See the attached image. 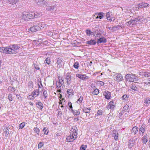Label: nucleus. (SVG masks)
<instances>
[{
    "instance_id": "f257e3e1",
    "label": "nucleus",
    "mask_w": 150,
    "mask_h": 150,
    "mask_svg": "<svg viewBox=\"0 0 150 150\" xmlns=\"http://www.w3.org/2000/svg\"><path fill=\"white\" fill-rule=\"evenodd\" d=\"M116 104L115 102L114 101L112 100L106 106V108L108 110L110 109L111 110L113 111L116 107Z\"/></svg>"
},
{
    "instance_id": "f03ea898",
    "label": "nucleus",
    "mask_w": 150,
    "mask_h": 150,
    "mask_svg": "<svg viewBox=\"0 0 150 150\" xmlns=\"http://www.w3.org/2000/svg\"><path fill=\"white\" fill-rule=\"evenodd\" d=\"M22 16L24 20H25L26 21H28V19L33 18L34 17L32 14L26 12H24Z\"/></svg>"
},
{
    "instance_id": "7ed1b4c3",
    "label": "nucleus",
    "mask_w": 150,
    "mask_h": 150,
    "mask_svg": "<svg viewBox=\"0 0 150 150\" xmlns=\"http://www.w3.org/2000/svg\"><path fill=\"white\" fill-rule=\"evenodd\" d=\"M57 64V67L58 68L63 67L64 65V62L63 59L62 58H58L57 59V61L56 63Z\"/></svg>"
},
{
    "instance_id": "20e7f679",
    "label": "nucleus",
    "mask_w": 150,
    "mask_h": 150,
    "mask_svg": "<svg viewBox=\"0 0 150 150\" xmlns=\"http://www.w3.org/2000/svg\"><path fill=\"white\" fill-rule=\"evenodd\" d=\"M10 47H11L13 54L16 53L17 52V50H18L20 48L19 46L16 44H13L11 46H10Z\"/></svg>"
},
{
    "instance_id": "39448f33",
    "label": "nucleus",
    "mask_w": 150,
    "mask_h": 150,
    "mask_svg": "<svg viewBox=\"0 0 150 150\" xmlns=\"http://www.w3.org/2000/svg\"><path fill=\"white\" fill-rule=\"evenodd\" d=\"M71 76L70 74V73H68L65 76L66 81L67 85H69L71 82Z\"/></svg>"
},
{
    "instance_id": "423d86ee",
    "label": "nucleus",
    "mask_w": 150,
    "mask_h": 150,
    "mask_svg": "<svg viewBox=\"0 0 150 150\" xmlns=\"http://www.w3.org/2000/svg\"><path fill=\"white\" fill-rule=\"evenodd\" d=\"M40 28L39 27L37 26V25H35L33 26L30 28L29 29L28 32L30 33L36 32L37 31H38L40 30Z\"/></svg>"
},
{
    "instance_id": "0eeeda50",
    "label": "nucleus",
    "mask_w": 150,
    "mask_h": 150,
    "mask_svg": "<svg viewBox=\"0 0 150 150\" xmlns=\"http://www.w3.org/2000/svg\"><path fill=\"white\" fill-rule=\"evenodd\" d=\"M114 78L115 81L117 82H119L122 80L123 76L120 74H117L115 75Z\"/></svg>"
},
{
    "instance_id": "6e6552de",
    "label": "nucleus",
    "mask_w": 150,
    "mask_h": 150,
    "mask_svg": "<svg viewBox=\"0 0 150 150\" xmlns=\"http://www.w3.org/2000/svg\"><path fill=\"white\" fill-rule=\"evenodd\" d=\"M145 125L143 124L139 128V132L140 135L142 136L145 131Z\"/></svg>"
},
{
    "instance_id": "1a4fd4ad",
    "label": "nucleus",
    "mask_w": 150,
    "mask_h": 150,
    "mask_svg": "<svg viewBox=\"0 0 150 150\" xmlns=\"http://www.w3.org/2000/svg\"><path fill=\"white\" fill-rule=\"evenodd\" d=\"M73 134L72 135L70 134L69 136L67 138H66V140L69 142H70L73 141L76 139V137H74Z\"/></svg>"
},
{
    "instance_id": "9d476101",
    "label": "nucleus",
    "mask_w": 150,
    "mask_h": 150,
    "mask_svg": "<svg viewBox=\"0 0 150 150\" xmlns=\"http://www.w3.org/2000/svg\"><path fill=\"white\" fill-rule=\"evenodd\" d=\"M4 53L6 54H13L10 46L8 47H5Z\"/></svg>"
},
{
    "instance_id": "9b49d317",
    "label": "nucleus",
    "mask_w": 150,
    "mask_h": 150,
    "mask_svg": "<svg viewBox=\"0 0 150 150\" xmlns=\"http://www.w3.org/2000/svg\"><path fill=\"white\" fill-rule=\"evenodd\" d=\"M36 2L38 5L42 6L45 5L46 1L45 0H36Z\"/></svg>"
},
{
    "instance_id": "f8f14e48",
    "label": "nucleus",
    "mask_w": 150,
    "mask_h": 150,
    "mask_svg": "<svg viewBox=\"0 0 150 150\" xmlns=\"http://www.w3.org/2000/svg\"><path fill=\"white\" fill-rule=\"evenodd\" d=\"M98 41L97 42V44H98L99 43H105L106 42L107 40L106 39L104 38H97Z\"/></svg>"
},
{
    "instance_id": "ddd939ff",
    "label": "nucleus",
    "mask_w": 150,
    "mask_h": 150,
    "mask_svg": "<svg viewBox=\"0 0 150 150\" xmlns=\"http://www.w3.org/2000/svg\"><path fill=\"white\" fill-rule=\"evenodd\" d=\"M71 131L73 132L72 134H74V135L76 137L77 135V131H78L77 127L76 126L72 127L71 129Z\"/></svg>"
},
{
    "instance_id": "4468645a",
    "label": "nucleus",
    "mask_w": 150,
    "mask_h": 150,
    "mask_svg": "<svg viewBox=\"0 0 150 150\" xmlns=\"http://www.w3.org/2000/svg\"><path fill=\"white\" fill-rule=\"evenodd\" d=\"M149 4L144 2H142L139 3L137 5L138 8L146 7L148 6Z\"/></svg>"
},
{
    "instance_id": "2eb2a0df",
    "label": "nucleus",
    "mask_w": 150,
    "mask_h": 150,
    "mask_svg": "<svg viewBox=\"0 0 150 150\" xmlns=\"http://www.w3.org/2000/svg\"><path fill=\"white\" fill-rule=\"evenodd\" d=\"M131 74H127L125 76V78L127 81L129 82H133V80H132V78Z\"/></svg>"
},
{
    "instance_id": "dca6fc26",
    "label": "nucleus",
    "mask_w": 150,
    "mask_h": 150,
    "mask_svg": "<svg viewBox=\"0 0 150 150\" xmlns=\"http://www.w3.org/2000/svg\"><path fill=\"white\" fill-rule=\"evenodd\" d=\"M103 95L105 96V98L107 99H109L111 97V94L110 92L107 91L103 93Z\"/></svg>"
},
{
    "instance_id": "f3484780",
    "label": "nucleus",
    "mask_w": 150,
    "mask_h": 150,
    "mask_svg": "<svg viewBox=\"0 0 150 150\" xmlns=\"http://www.w3.org/2000/svg\"><path fill=\"white\" fill-rule=\"evenodd\" d=\"M55 7V5L54 4L53 5L52 4H50L47 7L46 9L48 11H51L54 9Z\"/></svg>"
},
{
    "instance_id": "a211bd4d",
    "label": "nucleus",
    "mask_w": 150,
    "mask_h": 150,
    "mask_svg": "<svg viewBox=\"0 0 150 150\" xmlns=\"http://www.w3.org/2000/svg\"><path fill=\"white\" fill-rule=\"evenodd\" d=\"M135 145V142H133L131 139H130L128 142V145L129 149L131 148L134 145Z\"/></svg>"
},
{
    "instance_id": "6ab92c4d",
    "label": "nucleus",
    "mask_w": 150,
    "mask_h": 150,
    "mask_svg": "<svg viewBox=\"0 0 150 150\" xmlns=\"http://www.w3.org/2000/svg\"><path fill=\"white\" fill-rule=\"evenodd\" d=\"M96 42H97L95 40H91L86 42V44L90 45H95Z\"/></svg>"
},
{
    "instance_id": "aec40b11",
    "label": "nucleus",
    "mask_w": 150,
    "mask_h": 150,
    "mask_svg": "<svg viewBox=\"0 0 150 150\" xmlns=\"http://www.w3.org/2000/svg\"><path fill=\"white\" fill-rule=\"evenodd\" d=\"M138 128L136 127H134L131 130L132 134H133L134 135H135L138 132Z\"/></svg>"
},
{
    "instance_id": "412c9836",
    "label": "nucleus",
    "mask_w": 150,
    "mask_h": 150,
    "mask_svg": "<svg viewBox=\"0 0 150 150\" xmlns=\"http://www.w3.org/2000/svg\"><path fill=\"white\" fill-rule=\"evenodd\" d=\"M104 14V13L103 12H100L98 13H97L95 14V15H98V16L96 17L95 18L97 19L99 18L100 19H101L103 18Z\"/></svg>"
},
{
    "instance_id": "4be33fe9",
    "label": "nucleus",
    "mask_w": 150,
    "mask_h": 150,
    "mask_svg": "<svg viewBox=\"0 0 150 150\" xmlns=\"http://www.w3.org/2000/svg\"><path fill=\"white\" fill-rule=\"evenodd\" d=\"M148 135L147 134H146L143 136L142 139V141L143 144H145L148 141Z\"/></svg>"
},
{
    "instance_id": "5701e85b",
    "label": "nucleus",
    "mask_w": 150,
    "mask_h": 150,
    "mask_svg": "<svg viewBox=\"0 0 150 150\" xmlns=\"http://www.w3.org/2000/svg\"><path fill=\"white\" fill-rule=\"evenodd\" d=\"M36 105L37 108L42 109L43 108V105L42 103L40 102H37Z\"/></svg>"
},
{
    "instance_id": "b1692460",
    "label": "nucleus",
    "mask_w": 150,
    "mask_h": 150,
    "mask_svg": "<svg viewBox=\"0 0 150 150\" xmlns=\"http://www.w3.org/2000/svg\"><path fill=\"white\" fill-rule=\"evenodd\" d=\"M7 1L10 4L13 5L18 3L19 0H7Z\"/></svg>"
},
{
    "instance_id": "393cba45",
    "label": "nucleus",
    "mask_w": 150,
    "mask_h": 150,
    "mask_svg": "<svg viewBox=\"0 0 150 150\" xmlns=\"http://www.w3.org/2000/svg\"><path fill=\"white\" fill-rule=\"evenodd\" d=\"M32 94L36 97L39 95V91L38 89H36L32 92Z\"/></svg>"
},
{
    "instance_id": "a878e982",
    "label": "nucleus",
    "mask_w": 150,
    "mask_h": 150,
    "mask_svg": "<svg viewBox=\"0 0 150 150\" xmlns=\"http://www.w3.org/2000/svg\"><path fill=\"white\" fill-rule=\"evenodd\" d=\"M144 103L146 106H148L150 103V100L149 98H146L145 99Z\"/></svg>"
},
{
    "instance_id": "bb28decb",
    "label": "nucleus",
    "mask_w": 150,
    "mask_h": 150,
    "mask_svg": "<svg viewBox=\"0 0 150 150\" xmlns=\"http://www.w3.org/2000/svg\"><path fill=\"white\" fill-rule=\"evenodd\" d=\"M129 107L127 105H125L123 108L122 111L125 112H129Z\"/></svg>"
},
{
    "instance_id": "cd10ccee",
    "label": "nucleus",
    "mask_w": 150,
    "mask_h": 150,
    "mask_svg": "<svg viewBox=\"0 0 150 150\" xmlns=\"http://www.w3.org/2000/svg\"><path fill=\"white\" fill-rule=\"evenodd\" d=\"M88 77L84 74H81V76H80V79L83 80H84L87 79H88Z\"/></svg>"
},
{
    "instance_id": "c85d7f7f",
    "label": "nucleus",
    "mask_w": 150,
    "mask_h": 150,
    "mask_svg": "<svg viewBox=\"0 0 150 150\" xmlns=\"http://www.w3.org/2000/svg\"><path fill=\"white\" fill-rule=\"evenodd\" d=\"M115 132H114L113 133L112 136L114 137V139L115 140H117V135H118V133L116 131Z\"/></svg>"
},
{
    "instance_id": "c756f323",
    "label": "nucleus",
    "mask_w": 150,
    "mask_h": 150,
    "mask_svg": "<svg viewBox=\"0 0 150 150\" xmlns=\"http://www.w3.org/2000/svg\"><path fill=\"white\" fill-rule=\"evenodd\" d=\"M139 21V20L137 18H135L134 19H132V25H136L137 24V22Z\"/></svg>"
},
{
    "instance_id": "7c9ffc66",
    "label": "nucleus",
    "mask_w": 150,
    "mask_h": 150,
    "mask_svg": "<svg viewBox=\"0 0 150 150\" xmlns=\"http://www.w3.org/2000/svg\"><path fill=\"white\" fill-rule=\"evenodd\" d=\"M71 110L72 112L74 115H78L80 114V111H79V110Z\"/></svg>"
},
{
    "instance_id": "2f4dec72",
    "label": "nucleus",
    "mask_w": 150,
    "mask_h": 150,
    "mask_svg": "<svg viewBox=\"0 0 150 150\" xmlns=\"http://www.w3.org/2000/svg\"><path fill=\"white\" fill-rule=\"evenodd\" d=\"M28 85L30 89H31L33 86V83L31 81H30L28 83Z\"/></svg>"
},
{
    "instance_id": "473e14b6",
    "label": "nucleus",
    "mask_w": 150,
    "mask_h": 150,
    "mask_svg": "<svg viewBox=\"0 0 150 150\" xmlns=\"http://www.w3.org/2000/svg\"><path fill=\"white\" fill-rule=\"evenodd\" d=\"M91 110V108H83V111L86 113H89L90 112L89 110Z\"/></svg>"
},
{
    "instance_id": "72a5a7b5",
    "label": "nucleus",
    "mask_w": 150,
    "mask_h": 150,
    "mask_svg": "<svg viewBox=\"0 0 150 150\" xmlns=\"http://www.w3.org/2000/svg\"><path fill=\"white\" fill-rule=\"evenodd\" d=\"M86 34L89 36L93 34V32H92L89 29L86 30Z\"/></svg>"
},
{
    "instance_id": "f704fd0d",
    "label": "nucleus",
    "mask_w": 150,
    "mask_h": 150,
    "mask_svg": "<svg viewBox=\"0 0 150 150\" xmlns=\"http://www.w3.org/2000/svg\"><path fill=\"white\" fill-rule=\"evenodd\" d=\"M67 92L69 95H73V90L71 89H67Z\"/></svg>"
},
{
    "instance_id": "c9c22d12",
    "label": "nucleus",
    "mask_w": 150,
    "mask_h": 150,
    "mask_svg": "<svg viewBox=\"0 0 150 150\" xmlns=\"http://www.w3.org/2000/svg\"><path fill=\"white\" fill-rule=\"evenodd\" d=\"M120 27L121 26L119 25H117L116 26L113 27V32L119 30Z\"/></svg>"
},
{
    "instance_id": "e433bc0d",
    "label": "nucleus",
    "mask_w": 150,
    "mask_h": 150,
    "mask_svg": "<svg viewBox=\"0 0 150 150\" xmlns=\"http://www.w3.org/2000/svg\"><path fill=\"white\" fill-rule=\"evenodd\" d=\"M50 62L51 61L50 58L48 57L46 58L45 61V63L47 64L48 65L50 64Z\"/></svg>"
},
{
    "instance_id": "4c0bfd02",
    "label": "nucleus",
    "mask_w": 150,
    "mask_h": 150,
    "mask_svg": "<svg viewBox=\"0 0 150 150\" xmlns=\"http://www.w3.org/2000/svg\"><path fill=\"white\" fill-rule=\"evenodd\" d=\"M99 93V90L97 88L95 89L92 92V94L93 95H97Z\"/></svg>"
},
{
    "instance_id": "58836bf2",
    "label": "nucleus",
    "mask_w": 150,
    "mask_h": 150,
    "mask_svg": "<svg viewBox=\"0 0 150 150\" xmlns=\"http://www.w3.org/2000/svg\"><path fill=\"white\" fill-rule=\"evenodd\" d=\"M131 89L135 91H137L138 90V88L135 86L134 85L131 87Z\"/></svg>"
},
{
    "instance_id": "ea45409f",
    "label": "nucleus",
    "mask_w": 150,
    "mask_h": 150,
    "mask_svg": "<svg viewBox=\"0 0 150 150\" xmlns=\"http://www.w3.org/2000/svg\"><path fill=\"white\" fill-rule=\"evenodd\" d=\"M43 95L44 96V98L45 99L47 97L48 95L47 94V91L45 90H43Z\"/></svg>"
},
{
    "instance_id": "a19ab883",
    "label": "nucleus",
    "mask_w": 150,
    "mask_h": 150,
    "mask_svg": "<svg viewBox=\"0 0 150 150\" xmlns=\"http://www.w3.org/2000/svg\"><path fill=\"white\" fill-rule=\"evenodd\" d=\"M110 13L109 12L107 13L106 14V18L108 21H109L110 22H111L112 21V19H108V17H110Z\"/></svg>"
},
{
    "instance_id": "79ce46f5",
    "label": "nucleus",
    "mask_w": 150,
    "mask_h": 150,
    "mask_svg": "<svg viewBox=\"0 0 150 150\" xmlns=\"http://www.w3.org/2000/svg\"><path fill=\"white\" fill-rule=\"evenodd\" d=\"M48 129L46 127H45L43 130V132H44V134H47L48 132L47 131Z\"/></svg>"
},
{
    "instance_id": "37998d69",
    "label": "nucleus",
    "mask_w": 150,
    "mask_h": 150,
    "mask_svg": "<svg viewBox=\"0 0 150 150\" xmlns=\"http://www.w3.org/2000/svg\"><path fill=\"white\" fill-rule=\"evenodd\" d=\"M44 24H39L38 25H37V26L39 27L40 29V30L41 29H42L44 28Z\"/></svg>"
},
{
    "instance_id": "c03bdc74",
    "label": "nucleus",
    "mask_w": 150,
    "mask_h": 150,
    "mask_svg": "<svg viewBox=\"0 0 150 150\" xmlns=\"http://www.w3.org/2000/svg\"><path fill=\"white\" fill-rule=\"evenodd\" d=\"M34 97L35 96H34V95H29V96H28V99H29L30 100H33L35 98V97Z\"/></svg>"
},
{
    "instance_id": "a18cd8bd",
    "label": "nucleus",
    "mask_w": 150,
    "mask_h": 150,
    "mask_svg": "<svg viewBox=\"0 0 150 150\" xmlns=\"http://www.w3.org/2000/svg\"><path fill=\"white\" fill-rule=\"evenodd\" d=\"M87 147V146L83 145L81 146L80 150H85Z\"/></svg>"
},
{
    "instance_id": "49530a36",
    "label": "nucleus",
    "mask_w": 150,
    "mask_h": 150,
    "mask_svg": "<svg viewBox=\"0 0 150 150\" xmlns=\"http://www.w3.org/2000/svg\"><path fill=\"white\" fill-rule=\"evenodd\" d=\"M44 142H40L38 145V148L42 147L44 145Z\"/></svg>"
},
{
    "instance_id": "de8ad7c7",
    "label": "nucleus",
    "mask_w": 150,
    "mask_h": 150,
    "mask_svg": "<svg viewBox=\"0 0 150 150\" xmlns=\"http://www.w3.org/2000/svg\"><path fill=\"white\" fill-rule=\"evenodd\" d=\"M102 115V110H98L97 114H96V115Z\"/></svg>"
},
{
    "instance_id": "09e8293b",
    "label": "nucleus",
    "mask_w": 150,
    "mask_h": 150,
    "mask_svg": "<svg viewBox=\"0 0 150 150\" xmlns=\"http://www.w3.org/2000/svg\"><path fill=\"white\" fill-rule=\"evenodd\" d=\"M34 131L38 134H39V133L40 130L38 128L36 127L34 128Z\"/></svg>"
},
{
    "instance_id": "8fccbe9b",
    "label": "nucleus",
    "mask_w": 150,
    "mask_h": 150,
    "mask_svg": "<svg viewBox=\"0 0 150 150\" xmlns=\"http://www.w3.org/2000/svg\"><path fill=\"white\" fill-rule=\"evenodd\" d=\"M79 64L78 62H75L73 66L75 68L77 69L79 67Z\"/></svg>"
},
{
    "instance_id": "3c124183",
    "label": "nucleus",
    "mask_w": 150,
    "mask_h": 150,
    "mask_svg": "<svg viewBox=\"0 0 150 150\" xmlns=\"http://www.w3.org/2000/svg\"><path fill=\"white\" fill-rule=\"evenodd\" d=\"M59 81L62 82V83H64L63 78L62 77L59 76L58 77Z\"/></svg>"
},
{
    "instance_id": "603ef678",
    "label": "nucleus",
    "mask_w": 150,
    "mask_h": 150,
    "mask_svg": "<svg viewBox=\"0 0 150 150\" xmlns=\"http://www.w3.org/2000/svg\"><path fill=\"white\" fill-rule=\"evenodd\" d=\"M34 67L37 70H39L40 68L38 65L37 64H34Z\"/></svg>"
},
{
    "instance_id": "864d4df0",
    "label": "nucleus",
    "mask_w": 150,
    "mask_h": 150,
    "mask_svg": "<svg viewBox=\"0 0 150 150\" xmlns=\"http://www.w3.org/2000/svg\"><path fill=\"white\" fill-rule=\"evenodd\" d=\"M132 80H133V81H137V77L134 75L132 74Z\"/></svg>"
},
{
    "instance_id": "5fc2aeb1",
    "label": "nucleus",
    "mask_w": 150,
    "mask_h": 150,
    "mask_svg": "<svg viewBox=\"0 0 150 150\" xmlns=\"http://www.w3.org/2000/svg\"><path fill=\"white\" fill-rule=\"evenodd\" d=\"M83 98L82 96H80L78 100L77 101V102L78 103V102H79V103H81L82 102V100H83Z\"/></svg>"
},
{
    "instance_id": "6e6d98bb",
    "label": "nucleus",
    "mask_w": 150,
    "mask_h": 150,
    "mask_svg": "<svg viewBox=\"0 0 150 150\" xmlns=\"http://www.w3.org/2000/svg\"><path fill=\"white\" fill-rule=\"evenodd\" d=\"M8 98L10 101H11L12 100V95L9 94L8 96Z\"/></svg>"
},
{
    "instance_id": "4d7b16f0",
    "label": "nucleus",
    "mask_w": 150,
    "mask_h": 150,
    "mask_svg": "<svg viewBox=\"0 0 150 150\" xmlns=\"http://www.w3.org/2000/svg\"><path fill=\"white\" fill-rule=\"evenodd\" d=\"M25 126L24 123H22L19 125V128L22 129Z\"/></svg>"
},
{
    "instance_id": "13d9d810",
    "label": "nucleus",
    "mask_w": 150,
    "mask_h": 150,
    "mask_svg": "<svg viewBox=\"0 0 150 150\" xmlns=\"http://www.w3.org/2000/svg\"><path fill=\"white\" fill-rule=\"evenodd\" d=\"M61 84H60L59 83L57 82L56 83V86L57 88H60V87L62 86Z\"/></svg>"
},
{
    "instance_id": "bf43d9fd",
    "label": "nucleus",
    "mask_w": 150,
    "mask_h": 150,
    "mask_svg": "<svg viewBox=\"0 0 150 150\" xmlns=\"http://www.w3.org/2000/svg\"><path fill=\"white\" fill-rule=\"evenodd\" d=\"M68 105L69 106V108L71 109V110H73V108L71 103V102H69L68 103Z\"/></svg>"
},
{
    "instance_id": "052dcab7",
    "label": "nucleus",
    "mask_w": 150,
    "mask_h": 150,
    "mask_svg": "<svg viewBox=\"0 0 150 150\" xmlns=\"http://www.w3.org/2000/svg\"><path fill=\"white\" fill-rule=\"evenodd\" d=\"M8 89L9 90H10L11 91H15L16 90L15 88L11 86L9 87Z\"/></svg>"
},
{
    "instance_id": "680f3d73",
    "label": "nucleus",
    "mask_w": 150,
    "mask_h": 150,
    "mask_svg": "<svg viewBox=\"0 0 150 150\" xmlns=\"http://www.w3.org/2000/svg\"><path fill=\"white\" fill-rule=\"evenodd\" d=\"M8 127H7L4 130V133L7 135H8Z\"/></svg>"
},
{
    "instance_id": "e2e57ef3",
    "label": "nucleus",
    "mask_w": 150,
    "mask_h": 150,
    "mask_svg": "<svg viewBox=\"0 0 150 150\" xmlns=\"http://www.w3.org/2000/svg\"><path fill=\"white\" fill-rule=\"evenodd\" d=\"M16 97H17V98L19 100H21V98H22L21 97L20 95L17 94L16 95Z\"/></svg>"
},
{
    "instance_id": "0e129e2a",
    "label": "nucleus",
    "mask_w": 150,
    "mask_h": 150,
    "mask_svg": "<svg viewBox=\"0 0 150 150\" xmlns=\"http://www.w3.org/2000/svg\"><path fill=\"white\" fill-rule=\"evenodd\" d=\"M4 47H0V52H3L4 53Z\"/></svg>"
},
{
    "instance_id": "69168bd1",
    "label": "nucleus",
    "mask_w": 150,
    "mask_h": 150,
    "mask_svg": "<svg viewBox=\"0 0 150 150\" xmlns=\"http://www.w3.org/2000/svg\"><path fill=\"white\" fill-rule=\"evenodd\" d=\"M127 98V96L126 95H124L122 97V98L123 99L125 100Z\"/></svg>"
},
{
    "instance_id": "338daca9",
    "label": "nucleus",
    "mask_w": 150,
    "mask_h": 150,
    "mask_svg": "<svg viewBox=\"0 0 150 150\" xmlns=\"http://www.w3.org/2000/svg\"><path fill=\"white\" fill-rule=\"evenodd\" d=\"M107 28H108L109 30H111L113 32V27H109L108 26Z\"/></svg>"
},
{
    "instance_id": "774afa93",
    "label": "nucleus",
    "mask_w": 150,
    "mask_h": 150,
    "mask_svg": "<svg viewBox=\"0 0 150 150\" xmlns=\"http://www.w3.org/2000/svg\"><path fill=\"white\" fill-rule=\"evenodd\" d=\"M144 76L145 77H148L149 76V75L147 73L144 74Z\"/></svg>"
}]
</instances>
